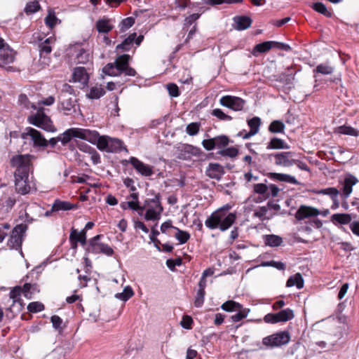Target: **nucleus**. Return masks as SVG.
Returning a JSON list of instances; mask_svg holds the SVG:
<instances>
[{"mask_svg":"<svg viewBox=\"0 0 359 359\" xmlns=\"http://www.w3.org/2000/svg\"><path fill=\"white\" fill-rule=\"evenodd\" d=\"M229 208L226 205L213 212L205 220V226L210 229L219 228L222 231L229 229L236 219L235 213H228Z\"/></svg>","mask_w":359,"mask_h":359,"instance_id":"nucleus-1","label":"nucleus"},{"mask_svg":"<svg viewBox=\"0 0 359 359\" xmlns=\"http://www.w3.org/2000/svg\"><path fill=\"white\" fill-rule=\"evenodd\" d=\"M130 56L127 54L119 55L114 63H109L102 69L103 73L111 76H119L124 74L126 76H134L136 71L129 66Z\"/></svg>","mask_w":359,"mask_h":359,"instance_id":"nucleus-2","label":"nucleus"},{"mask_svg":"<svg viewBox=\"0 0 359 359\" xmlns=\"http://www.w3.org/2000/svg\"><path fill=\"white\" fill-rule=\"evenodd\" d=\"M36 157L32 154H18L12 156L10 165L15 169L14 175H29L33 170Z\"/></svg>","mask_w":359,"mask_h":359,"instance_id":"nucleus-3","label":"nucleus"},{"mask_svg":"<svg viewBox=\"0 0 359 359\" xmlns=\"http://www.w3.org/2000/svg\"><path fill=\"white\" fill-rule=\"evenodd\" d=\"M144 210H146L145 219L151 221L159 219L163 210L159 195H156L154 198L147 199L144 201V205L142 206V212H139L140 215H142Z\"/></svg>","mask_w":359,"mask_h":359,"instance_id":"nucleus-4","label":"nucleus"},{"mask_svg":"<svg viewBox=\"0 0 359 359\" xmlns=\"http://www.w3.org/2000/svg\"><path fill=\"white\" fill-rule=\"evenodd\" d=\"M26 230L25 224H20L15 226L11 231L7 242V245L10 249L19 250L21 255H22V243Z\"/></svg>","mask_w":359,"mask_h":359,"instance_id":"nucleus-5","label":"nucleus"},{"mask_svg":"<svg viewBox=\"0 0 359 359\" xmlns=\"http://www.w3.org/2000/svg\"><path fill=\"white\" fill-rule=\"evenodd\" d=\"M72 88L67 84L64 85V89L60 95L61 109L65 115H69L72 111H75L76 100L72 93Z\"/></svg>","mask_w":359,"mask_h":359,"instance_id":"nucleus-6","label":"nucleus"},{"mask_svg":"<svg viewBox=\"0 0 359 359\" xmlns=\"http://www.w3.org/2000/svg\"><path fill=\"white\" fill-rule=\"evenodd\" d=\"M28 121L29 123L48 132H54L55 130L50 118L45 114L43 108H39L35 114L29 116Z\"/></svg>","mask_w":359,"mask_h":359,"instance_id":"nucleus-7","label":"nucleus"},{"mask_svg":"<svg viewBox=\"0 0 359 359\" xmlns=\"http://www.w3.org/2000/svg\"><path fill=\"white\" fill-rule=\"evenodd\" d=\"M102 237H103L102 235H97L89 240L86 248L87 253H102L107 256H111L114 254V250L109 245L99 241Z\"/></svg>","mask_w":359,"mask_h":359,"instance_id":"nucleus-8","label":"nucleus"},{"mask_svg":"<svg viewBox=\"0 0 359 359\" xmlns=\"http://www.w3.org/2000/svg\"><path fill=\"white\" fill-rule=\"evenodd\" d=\"M290 339L289 332L287 331H282L264 337L262 343L266 346L273 348L287 344Z\"/></svg>","mask_w":359,"mask_h":359,"instance_id":"nucleus-9","label":"nucleus"},{"mask_svg":"<svg viewBox=\"0 0 359 359\" xmlns=\"http://www.w3.org/2000/svg\"><path fill=\"white\" fill-rule=\"evenodd\" d=\"M109 140V136L100 135L99 133L95 130L86 129L85 140L93 144H96L97 149L100 151H107Z\"/></svg>","mask_w":359,"mask_h":359,"instance_id":"nucleus-10","label":"nucleus"},{"mask_svg":"<svg viewBox=\"0 0 359 359\" xmlns=\"http://www.w3.org/2000/svg\"><path fill=\"white\" fill-rule=\"evenodd\" d=\"M21 137L25 140L29 139L33 142L34 147H46L48 145V140L39 130L33 128H27L25 132L21 134Z\"/></svg>","mask_w":359,"mask_h":359,"instance_id":"nucleus-11","label":"nucleus"},{"mask_svg":"<svg viewBox=\"0 0 359 359\" xmlns=\"http://www.w3.org/2000/svg\"><path fill=\"white\" fill-rule=\"evenodd\" d=\"M294 317V311L291 309H283L276 313H268L264 317L266 323L275 324L281 322H287Z\"/></svg>","mask_w":359,"mask_h":359,"instance_id":"nucleus-12","label":"nucleus"},{"mask_svg":"<svg viewBox=\"0 0 359 359\" xmlns=\"http://www.w3.org/2000/svg\"><path fill=\"white\" fill-rule=\"evenodd\" d=\"M15 188L17 193L25 195L32 189H36L35 184L29 180V175H14Z\"/></svg>","mask_w":359,"mask_h":359,"instance_id":"nucleus-13","label":"nucleus"},{"mask_svg":"<svg viewBox=\"0 0 359 359\" xmlns=\"http://www.w3.org/2000/svg\"><path fill=\"white\" fill-rule=\"evenodd\" d=\"M51 41L52 39L48 38L39 45L40 55L39 63L43 68L48 67L50 64V57L49 55L52 51V48L50 45Z\"/></svg>","mask_w":359,"mask_h":359,"instance_id":"nucleus-14","label":"nucleus"},{"mask_svg":"<svg viewBox=\"0 0 359 359\" xmlns=\"http://www.w3.org/2000/svg\"><path fill=\"white\" fill-rule=\"evenodd\" d=\"M294 153L292 151H282L271 154L269 157L274 158V163L278 166L290 167L294 164V159L292 158Z\"/></svg>","mask_w":359,"mask_h":359,"instance_id":"nucleus-15","label":"nucleus"},{"mask_svg":"<svg viewBox=\"0 0 359 359\" xmlns=\"http://www.w3.org/2000/svg\"><path fill=\"white\" fill-rule=\"evenodd\" d=\"M86 129L72 128L59 135V140L63 145L67 144L72 138H79L85 140Z\"/></svg>","mask_w":359,"mask_h":359,"instance_id":"nucleus-16","label":"nucleus"},{"mask_svg":"<svg viewBox=\"0 0 359 359\" xmlns=\"http://www.w3.org/2000/svg\"><path fill=\"white\" fill-rule=\"evenodd\" d=\"M15 53L9 46L3 48L0 52V67L5 68L7 71L12 72L15 68L9 65L15 60Z\"/></svg>","mask_w":359,"mask_h":359,"instance_id":"nucleus-17","label":"nucleus"},{"mask_svg":"<svg viewBox=\"0 0 359 359\" xmlns=\"http://www.w3.org/2000/svg\"><path fill=\"white\" fill-rule=\"evenodd\" d=\"M201 149L191 144H182L177 148V158L181 160H189L192 156H198Z\"/></svg>","mask_w":359,"mask_h":359,"instance_id":"nucleus-18","label":"nucleus"},{"mask_svg":"<svg viewBox=\"0 0 359 359\" xmlns=\"http://www.w3.org/2000/svg\"><path fill=\"white\" fill-rule=\"evenodd\" d=\"M219 102L224 107L240 111L243 108L245 100L238 97L226 95L221 97Z\"/></svg>","mask_w":359,"mask_h":359,"instance_id":"nucleus-19","label":"nucleus"},{"mask_svg":"<svg viewBox=\"0 0 359 359\" xmlns=\"http://www.w3.org/2000/svg\"><path fill=\"white\" fill-rule=\"evenodd\" d=\"M320 215V210L316 208L302 205L295 213V218L297 220H303L305 219H312Z\"/></svg>","mask_w":359,"mask_h":359,"instance_id":"nucleus-20","label":"nucleus"},{"mask_svg":"<svg viewBox=\"0 0 359 359\" xmlns=\"http://www.w3.org/2000/svg\"><path fill=\"white\" fill-rule=\"evenodd\" d=\"M129 163L136 170V171L142 176L149 177L153 175L151 166L145 164L135 157H130Z\"/></svg>","mask_w":359,"mask_h":359,"instance_id":"nucleus-21","label":"nucleus"},{"mask_svg":"<svg viewBox=\"0 0 359 359\" xmlns=\"http://www.w3.org/2000/svg\"><path fill=\"white\" fill-rule=\"evenodd\" d=\"M248 125L250 128L249 132L243 130L238 133V135L242 137L243 139H248L259 132L261 125V119L257 116L253 117L248 121Z\"/></svg>","mask_w":359,"mask_h":359,"instance_id":"nucleus-22","label":"nucleus"},{"mask_svg":"<svg viewBox=\"0 0 359 359\" xmlns=\"http://www.w3.org/2000/svg\"><path fill=\"white\" fill-rule=\"evenodd\" d=\"M143 39L144 36L142 35H140L137 37L136 33L130 34L121 43L116 46V49L128 51L130 50L134 42L139 46L143 41Z\"/></svg>","mask_w":359,"mask_h":359,"instance_id":"nucleus-23","label":"nucleus"},{"mask_svg":"<svg viewBox=\"0 0 359 359\" xmlns=\"http://www.w3.org/2000/svg\"><path fill=\"white\" fill-rule=\"evenodd\" d=\"M205 172L209 177L219 180L224 174V168L220 164L217 163H210L208 165Z\"/></svg>","mask_w":359,"mask_h":359,"instance_id":"nucleus-24","label":"nucleus"},{"mask_svg":"<svg viewBox=\"0 0 359 359\" xmlns=\"http://www.w3.org/2000/svg\"><path fill=\"white\" fill-rule=\"evenodd\" d=\"M72 79L74 82H78L84 87L88 84L89 76L84 67H79L74 69Z\"/></svg>","mask_w":359,"mask_h":359,"instance_id":"nucleus-25","label":"nucleus"},{"mask_svg":"<svg viewBox=\"0 0 359 359\" xmlns=\"http://www.w3.org/2000/svg\"><path fill=\"white\" fill-rule=\"evenodd\" d=\"M233 22L236 29L244 30L251 26L252 20L248 16L238 15L233 18Z\"/></svg>","mask_w":359,"mask_h":359,"instance_id":"nucleus-26","label":"nucleus"},{"mask_svg":"<svg viewBox=\"0 0 359 359\" xmlns=\"http://www.w3.org/2000/svg\"><path fill=\"white\" fill-rule=\"evenodd\" d=\"M122 150H127L126 148L123 147V141L118 138H112L109 137V147L107 152L118 153Z\"/></svg>","mask_w":359,"mask_h":359,"instance_id":"nucleus-27","label":"nucleus"},{"mask_svg":"<svg viewBox=\"0 0 359 359\" xmlns=\"http://www.w3.org/2000/svg\"><path fill=\"white\" fill-rule=\"evenodd\" d=\"M269 176L271 179L280 182H287L292 184H299V182L295 179L294 177L287 174L271 172L269 173Z\"/></svg>","mask_w":359,"mask_h":359,"instance_id":"nucleus-28","label":"nucleus"},{"mask_svg":"<svg viewBox=\"0 0 359 359\" xmlns=\"http://www.w3.org/2000/svg\"><path fill=\"white\" fill-rule=\"evenodd\" d=\"M79 148L81 151L88 154L90 156V158L94 165H97L101 162L100 156L94 148L87 144L81 145Z\"/></svg>","mask_w":359,"mask_h":359,"instance_id":"nucleus-29","label":"nucleus"},{"mask_svg":"<svg viewBox=\"0 0 359 359\" xmlns=\"http://www.w3.org/2000/svg\"><path fill=\"white\" fill-rule=\"evenodd\" d=\"M95 27L99 33L104 34L109 32L114 28L111 20L105 18L99 19L96 22Z\"/></svg>","mask_w":359,"mask_h":359,"instance_id":"nucleus-30","label":"nucleus"},{"mask_svg":"<svg viewBox=\"0 0 359 359\" xmlns=\"http://www.w3.org/2000/svg\"><path fill=\"white\" fill-rule=\"evenodd\" d=\"M358 182V180L353 175H349L344 179L343 184V195L345 198L348 197V196L352 192V187Z\"/></svg>","mask_w":359,"mask_h":359,"instance_id":"nucleus-31","label":"nucleus"},{"mask_svg":"<svg viewBox=\"0 0 359 359\" xmlns=\"http://www.w3.org/2000/svg\"><path fill=\"white\" fill-rule=\"evenodd\" d=\"M330 220L334 224H350L352 222V217L347 213H337L332 215Z\"/></svg>","mask_w":359,"mask_h":359,"instance_id":"nucleus-32","label":"nucleus"},{"mask_svg":"<svg viewBox=\"0 0 359 359\" xmlns=\"http://www.w3.org/2000/svg\"><path fill=\"white\" fill-rule=\"evenodd\" d=\"M69 241H75L80 243L81 245H86V233L85 230L78 231L75 229H72L69 235Z\"/></svg>","mask_w":359,"mask_h":359,"instance_id":"nucleus-33","label":"nucleus"},{"mask_svg":"<svg viewBox=\"0 0 359 359\" xmlns=\"http://www.w3.org/2000/svg\"><path fill=\"white\" fill-rule=\"evenodd\" d=\"M289 148L290 146L284 140L278 137L271 139L266 147L267 149H287Z\"/></svg>","mask_w":359,"mask_h":359,"instance_id":"nucleus-34","label":"nucleus"},{"mask_svg":"<svg viewBox=\"0 0 359 359\" xmlns=\"http://www.w3.org/2000/svg\"><path fill=\"white\" fill-rule=\"evenodd\" d=\"M105 94V90L102 88V85L96 84L95 86L90 88L89 92L86 94V96L89 99H99Z\"/></svg>","mask_w":359,"mask_h":359,"instance_id":"nucleus-35","label":"nucleus"},{"mask_svg":"<svg viewBox=\"0 0 359 359\" xmlns=\"http://www.w3.org/2000/svg\"><path fill=\"white\" fill-rule=\"evenodd\" d=\"M287 287H292L296 285L298 289L304 287V279L300 273H297L292 276H290L286 283Z\"/></svg>","mask_w":359,"mask_h":359,"instance_id":"nucleus-36","label":"nucleus"},{"mask_svg":"<svg viewBox=\"0 0 359 359\" xmlns=\"http://www.w3.org/2000/svg\"><path fill=\"white\" fill-rule=\"evenodd\" d=\"M76 206L67 201L56 200L52 205V211L69 210Z\"/></svg>","mask_w":359,"mask_h":359,"instance_id":"nucleus-37","label":"nucleus"},{"mask_svg":"<svg viewBox=\"0 0 359 359\" xmlns=\"http://www.w3.org/2000/svg\"><path fill=\"white\" fill-rule=\"evenodd\" d=\"M270 49H271V41H264L263 43H260L257 44L252 51V54L254 56H257L258 53H264L268 52Z\"/></svg>","mask_w":359,"mask_h":359,"instance_id":"nucleus-38","label":"nucleus"},{"mask_svg":"<svg viewBox=\"0 0 359 359\" xmlns=\"http://www.w3.org/2000/svg\"><path fill=\"white\" fill-rule=\"evenodd\" d=\"M334 133L338 134L347 135L356 137L358 135V131L349 126H341L334 129Z\"/></svg>","mask_w":359,"mask_h":359,"instance_id":"nucleus-39","label":"nucleus"},{"mask_svg":"<svg viewBox=\"0 0 359 359\" xmlns=\"http://www.w3.org/2000/svg\"><path fill=\"white\" fill-rule=\"evenodd\" d=\"M90 55L89 52L83 48H80L76 55V60L79 64H86L90 60Z\"/></svg>","mask_w":359,"mask_h":359,"instance_id":"nucleus-40","label":"nucleus"},{"mask_svg":"<svg viewBox=\"0 0 359 359\" xmlns=\"http://www.w3.org/2000/svg\"><path fill=\"white\" fill-rule=\"evenodd\" d=\"M39 291L36 284L25 283L22 288V293L27 299H32V294Z\"/></svg>","mask_w":359,"mask_h":359,"instance_id":"nucleus-41","label":"nucleus"},{"mask_svg":"<svg viewBox=\"0 0 359 359\" xmlns=\"http://www.w3.org/2000/svg\"><path fill=\"white\" fill-rule=\"evenodd\" d=\"M264 242L266 245L271 247H278L283 243V239L280 236L271 234L266 235L264 238Z\"/></svg>","mask_w":359,"mask_h":359,"instance_id":"nucleus-42","label":"nucleus"},{"mask_svg":"<svg viewBox=\"0 0 359 359\" xmlns=\"http://www.w3.org/2000/svg\"><path fill=\"white\" fill-rule=\"evenodd\" d=\"M173 229L176 231L174 236L180 244L186 243L190 238V234L189 232L181 230L177 227H173Z\"/></svg>","mask_w":359,"mask_h":359,"instance_id":"nucleus-43","label":"nucleus"},{"mask_svg":"<svg viewBox=\"0 0 359 359\" xmlns=\"http://www.w3.org/2000/svg\"><path fill=\"white\" fill-rule=\"evenodd\" d=\"M243 306L241 304L233 300H229L222 304L221 309L227 312H233L239 310Z\"/></svg>","mask_w":359,"mask_h":359,"instance_id":"nucleus-44","label":"nucleus"},{"mask_svg":"<svg viewBox=\"0 0 359 359\" xmlns=\"http://www.w3.org/2000/svg\"><path fill=\"white\" fill-rule=\"evenodd\" d=\"M285 128L283 122L276 120L270 123L269 130L272 133H284Z\"/></svg>","mask_w":359,"mask_h":359,"instance_id":"nucleus-45","label":"nucleus"},{"mask_svg":"<svg viewBox=\"0 0 359 359\" xmlns=\"http://www.w3.org/2000/svg\"><path fill=\"white\" fill-rule=\"evenodd\" d=\"M236 312L237 313L235 315L231 316V320L233 323L239 322L241 320L245 318L250 312V309L241 306V309L236 311Z\"/></svg>","mask_w":359,"mask_h":359,"instance_id":"nucleus-46","label":"nucleus"},{"mask_svg":"<svg viewBox=\"0 0 359 359\" xmlns=\"http://www.w3.org/2000/svg\"><path fill=\"white\" fill-rule=\"evenodd\" d=\"M57 20L58 19L55 16V11L52 9H49L48 11V15L45 18V24L46 26L52 29L56 25Z\"/></svg>","mask_w":359,"mask_h":359,"instance_id":"nucleus-47","label":"nucleus"},{"mask_svg":"<svg viewBox=\"0 0 359 359\" xmlns=\"http://www.w3.org/2000/svg\"><path fill=\"white\" fill-rule=\"evenodd\" d=\"M316 193L322 195H329L333 201H336V198H337L339 194L338 189L335 187H328L326 189H320Z\"/></svg>","mask_w":359,"mask_h":359,"instance_id":"nucleus-48","label":"nucleus"},{"mask_svg":"<svg viewBox=\"0 0 359 359\" xmlns=\"http://www.w3.org/2000/svg\"><path fill=\"white\" fill-rule=\"evenodd\" d=\"M312 8L316 12L328 18L332 17V13L329 11L326 6L321 2H317L312 5Z\"/></svg>","mask_w":359,"mask_h":359,"instance_id":"nucleus-49","label":"nucleus"},{"mask_svg":"<svg viewBox=\"0 0 359 359\" xmlns=\"http://www.w3.org/2000/svg\"><path fill=\"white\" fill-rule=\"evenodd\" d=\"M15 203L16 199L14 196H5L1 199V204L7 211L11 210Z\"/></svg>","mask_w":359,"mask_h":359,"instance_id":"nucleus-50","label":"nucleus"},{"mask_svg":"<svg viewBox=\"0 0 359 359\" xmlns=\"http://www.w3.org/2000/svg\"><path fill=\"white\" fill-rule=\"evenodd\" d=\"M133 294L134 293L132 288L129 286H127L124 288L122 292L116 293L115 297L118 299L126 302L129 299Z\"/></svg>","mask_w":359,"mask_h":359,"instance_id":"nucleus-51","label":"nucleus"},{"mask_svg":"<svg viewBox=\"0 0 359 359\" xmlns=\"http://www.w3.org/2000/svg\"><path fill=\"white\" fill-rule=\"evenodd\" d=\"M40 8L41 6L39 5V3L37 1L34 0L27 4L26 7L25 8V12L26 14L29 15L39 11Z\"/></svg>","mask_w":359,"mask_h":359,"instance_id":"nucleus-52","label":"nucleus"},{"mask_svg":"<svg viewBox=\"0 0 359 359\" xmlns=\"http://www.w3.org/2000/svg\"><path fill=\"white\" fill-rule=\"evenodd\" d=\"M268 209L267 205L259 207L258 210L255 211L254 217H258L262 221L269 219L271 216H267Z\"/></svg>","mask_w":359,"mask_h":359,"instance_id":"nucleus-53","label":"nucleus"},{"mask_svg":"<svg viewBox=\"0 0 359 359\" xmlns=\"http://www.w3.org/2000/svg\"><path fill=\"white\" fill-rule=\"evenodd\" d=\"M215 147L221 148L227 146L229 143V139L226 135H219L213 137Z\"/></svg>","mask_w":359,"mask_h":359,"instance_id":"nucleus-54","label":"nucleus"},{"mask_svg":"<svg viewBox=\"0 0 359 359\" xmlns=\"http://www.w3.org/2000/svg\"><path fill=\"white\" fill-rule=\"evenodd\" d=\"M314 71L321 74L327 75L334 72V68L326 64H320L316 67Z\"/></svg>","mask_w":359,"mask_h":359,"instance_id":"nucleus-55","label":"nucleus"},{"mask_svg":"<svg viewBox=\"0 0 359 359\" xmlns=\"http://www.w3.org/2000/svg\"><path fill=\"white\" fill-rule=\"evenodd\" d=\"M218 154L223 156L234 158L238 155V151L235 147H228V148L222 149L221 151H219L218 152Z\"/></svg>","mask_w":359,"mask_h":359,"instance_id":"nucleus-56","label":"nucleus"},{"mask_svg":"<svg viewBox=\"0 0 359 359\" xmlns=\"http://www.w3.org/2000/svg\"><path fill=\"white\" fill-rule=\"evenodd\" d=\"M44 309V305L39 302H33L28 304L27 310L32 313H37Z\"/></svg>","mask_w":359,"mask_h":359,"instance_id":"nucleus-57","label":"nucleus"},{"mask_svg":"<svg viewBox=\"0 0 359 359\" xmlns=\"http://www.w3.org/2000/svg\"><path fill=\"white\" fill-rule=\"evenodd\" d=\"M199 129L200 123L194 122L187 125L186 131L189 135L194 136L198 134Z\"/></svg>","mask_w":359,"mask_h":359,"instance_id":"nucleus-58","label":"nucleus"},{"mask_svg":"<svg viewBox=\"0 0 359 359\" xmlns=\"http://www.w3.org/2000/svg\"><path fill=\"white\" fill-rule=\"evenodd\" d=\"M22 293V287L20 286L15 287L10 292V298L13 299V303L18 302L20 300V297Z\"/></svg>","mask_w":359,"mask_h":359,"instance_id":"nucleus-59","label":"nucleus"},{"mask_svg":"<svg viewBox=\"0 0 359 359\" xmlns=\"http://www.w3.org/2000/svg\"><path fill=\"white\" fill-rule=\"evenodd\" d=\"M269 190L268 187L265 184H256L254 185V191L259 194H265L266 197L269 196V193H267Z\"/></svg>","mask_w":359,"mask_h":359,"instance_id":"nucleus-60","label":"nucleus"},{"mask_svg":"<svg viewBox=\"0 0 359 359\" xmlns=\"http://www.w3.org/2000/svg\"><path fill=\"white\" fill-rule=\"evenodd\" d=\"M205 292V290H198L194 300V305L196 307H201L203 304Z\"/></svg>","mask_w":359,"mask_h":359,"instance_id":"nucleus-61","label":"nucleus"},{"mask_svg":"<svg viewBox=\"0 0 359 359\" xmlns=\"http://www.w3.org/2000/svg\"><path fill=\"white\" fill-rule=\"evenodd\" d=\"M212 114L222 121H231L232 119L231 116L224 114L220 109H213Z\"/></svg>","mask_w":359,"mask_h":359,"instance_id":"nucleus-62","label":"nucleus"},{"mask_svg":"<svg viewBox=\"0 0 359 359\" xmlns=\"http://www.w3.org/2000/svg\"><path fill=\"white\" fill-rule=\"evenodd\" d=\"M19 102L22 105H23L27 109H30V108H32L34 109H36V106L29 101L26 95L21 94L19 96Z\"/></svg>","mask_w":359,"mask_h":359,"instance_id":"nucleus-63","label":"nucleus"},{"mask_svg":"<svg viewBox=\"0 0 359 359\" xmlns=\"http://www.w3.org/2000/svg\"><path fill=\"white\" fill-rule=\"evenodd\" d=\"M134 23H135V20L131 17L126 18L123 19L121 23V30L124 31L126 29H129L134 25Z\"/></svg>","mask_w":359,"mask_h":359,"instance_id":"nucleus-64","label":"nucleus"}]
</instances>
